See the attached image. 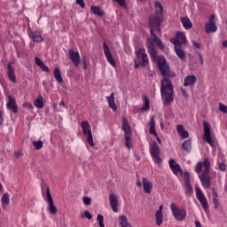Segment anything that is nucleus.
<instances>
[{
	"label": "nucleus",
	"instance_id": "obj_62",
	"mask_svg": "<svg viewBox=\"0 0 227 227\" xmlns=\"http://www.w3.org/2000/svg\"><path fill=\"white\" fill-rule=\"evenodd\" d=\"M226 24H227V20H226Z\"/></svg>",
	"mask_w": 227,
	"mask_h": 227
},
{
	"label": "nucleus",
	"instance_id": "obj_4",
	"mask_svg": "<svg viewBox=\"0 0 227 227\" xmlns=\"http://www.w3.org/2000/svg\"><path fill=\"white\" fill-rule=\"evenodd\" d=\"M160 95L165 106H170L174 102V87L171 81L168 78H164L161 81Z\"/></svg>",
	"mask_w": 227,
	"mask_h": 227
},
{
	"label": "nucleus",
	"instance_id": "obj_14",
	"mask_svg": "<svg viewBox=\"0 0 227 227\" xmlns=\"http://www.w3.org/2000/svg\"><path fill=\"white\" fill-rule=\"evenodd\" d=\"M195 191H196V197H197L198 200L200 202L203 209L205 211H207L208 208V203H207V200L205 195L203 194V192L200 189V187H196Z\"/></svg>",
	"mask_w": 227,
	"mask_h": 227
},
{
	"label": "nucleus",
	"instance_id": "obj_16",
	"mask_svg": "<svg viewBox=\"0 0 227 227\" xmlns=\"http://www.w3.org/2000/svg\"><path fill=\"white\" fill-rule=\"evenodd\" d=\"M68 54L71 61L75 65V67H79L81 64V55L79 52H75L74 50H69Z\"/></svg>",
	"mask_w": 227,
	"mask_h": 227
},
{
	"label": "nucleus",
	"instance_id": "obj_17",
	"mask_svg": "<svg viewBox=\"0 0 227 227\" xmlns=\"http://www.w3.org/2000/svg\"><path fill=\"white\" fill-rule=\"evenodd\" d=\"M174 45V50L176 54L177 55V57L181 59V60H185L186 56L184 51L182 50V45H180V43H178V41H176Z\"/></svg>",
	"mask_w": 227,
	"mask_h": 227
},
{
	"label": "nucleus",
	"instance_id": "obj_18",
	"mask_svg": "<svg viewBox=\"0 0 227 227\" xmlns=\"http://www.w3.org/2000/svg\"><path fill=\"white\" fill-rule=\"evenodd\" d=\"M7 108L14 114H18V105L12 96H8Z\"/></svg>",
	"mask_w": 227,
	"mask_h": 227
},
{
	"label": "nucleus",
	"instance_id": "obj_49",
	"mask_svg": "<svg viewBox=\"0 0 227 227\" xmlns=\"http://www.w3.org/2000/svg\"><path fill=\"white\" fill-rule=\"evenodd\" d=\"M192 45L193 47H195L196 49H200V43L195 42V41H192Z\"/></svg>",
	"mask_w": 227,
	"mask_h": 227
},
{
	"label": "nucleus",
	"instance_id": "obj_22",
	"mask_svg": "<svg viewBox=\"0 0 227 227\" xmlns=\"http://www.w3.org/2000/svg\"><path fill=\"white\" fill-rule=\"evenodd\" d=\"M176 41H178L179 45L182 46V44L185 43V42H186L185 35L184 33L178 32L176 35V39L170 40L171 43H173L174 46H175Z\"/></svg>",
	"mask_w": 227,
	"mask_h": 227
},
{
	"label": "nucleus",
	"instance_id": "obj_5",
	"mask_svg": "<svg viewBox=\"0 0 227 227\" xmlns=\"http://www.w3.org/2000/svg\"><path fill=\"white\" fill-rule=\"evenodd\" d=\"M204 168L205 170L203 171L202 175L199 176L201 184L205 189H209L211 187V178L208 176L210 170V161L208 159L204 160Z\"/></svg>",
	"mask_w": 227,
	"mask_h": 227
},
{
	"label": "nucleus",
	"instance_id": "obj_41",
	"mask_svg": "<svg viewBox=\"0 0 227 227\" xmlns=\"http://www.w3.org/2000/svg\"><path fill=\"white\" fill-rule=\"evenodd\" d=\"M204 167V161L203 162H198L195 168V171L198 174H200L202 172V168Z\"/></svg>",
	"mask_w": 227,
	"mask_h": 227
},
{
	"label": "nucleus",
	"instance_id": "obj_36",
	"mask_svg": "<svg viewBox=\"0 0 227 227\" xmlns=\"http://www.w3.org/2000/svg\"><path fill=\"white\" fill-rule=\"evenodd\" d=\"M150 109V101L146 96H144V106L141 108V111L146 112Z\"/></svg>",
	"mask_w": 227,
	"mask_h": 227
},
{
	"label": "nucleus",
	"instance_id": "obj_8",
	"mask_svg": "<svg viewBox=\"0 0 227 227\" xmlns=\"http://www.w3.org/2000/svg\"><path fill=\"white\" fill-rule=\"evenodd\" d=\"M81 127L82 129L83 135L87 136V142L91 147L95 146V142H93V134L91 133V126L87 121H82Z\"/></svg>",
	"mask_w": 227,
	"mask_h": 227
},
{
	"label": "nucleus",
	"instance_id": "obj_60",
	"mask_svg": "<svg viewBox=\"0 0 227 227\" xmlns=\"http://www.w3.org/2000/svg\"><path fill=\"white\" fill-rule=\"evenodd\" d=\"M3 189V184L0 183V190Z\"/></svg>",
	"mask_w": 227,
	"mask_h": 227
},
{
	"label": "nucleus",
	"instance_id": "obj_19",
	"mask_svg": "<svg viewBox=\"0 0 227 227\" xmlns=\"http://www.w3.org/2000/svg\"><path fill=\"white\" fill-rule=\"evenodd\" d=\"M28 35L29 37L32 38L34 43H40L44 42V38L43 37L42 33L39 31H35V32L29 31Z\"/></svg>",
	"mask_w": 227,
	"mask_h": 227
},
{
	"label": "nucleus",
	"instance_id": "obj_46",
	"mask_svg": "<svg viewBox=\"0 0 227 227\" xmlns=\"http://www.w3.org/2000/svg\"><path fill=\"white\" fill-rule=\"evenodd\" d=\"M84 205L90 206L91 205V198L84 197L82 199Z\"/></svg>",
	"mask_w": 227,
	"mask_h": 227
},
{
	"label": "nucleus",
	"instance_id": "obj_52",
	"mask_svg": "<svg viewBox=\"0 0 227 227\" xmlns=\"http://www.w3.org/2000/svg\"><path fill=\"white\" fill-rule=\"evenodd\" d=\"M198 56H199V58H200V61L201 66H203V65H204V61H203V57H202V55H201L200 53H199Z\"/></svg>",
	"mask_w": 227,
	"mask_h": 227
},
{
	"label": "nucleus",
	"instance_id": "obj_34",
	"mask_svg": "<svg viewBox=\"0 0 227 227\" xmlns=\"http://www.w3.org/2000/svg\"><path fill=\"white\" fill-rule=\"evenodd\" d=\"M149 124H150V129H149L150 134L154 135L155 137H157V132L155 130V121H154L153 117H152L150 119V123Z\"/></svg>",
	"mask_w": 227,
	"mask_h": 227
},
{
	"label": "nucleus",
	"instance_id": "obj_1",
	"mask_svg": "<svg viewBox=\"0 0 227 227\" xmlns=\"http://www.w3.org/2000/svg\"><path fill=\"white\" fill-rule=\"evenodd\" d=\"M155 14L149 18V27H151L150 33L153 37V42L157 45L160 50H164L161 40L154 34V31L160 32V25L163 18V7L159 2L154 3Z\"/></svg>",
	"mask_w": 227,
	"mask_h": 227
},
{
	"label": "nucleus",
	"instance_id": "obj_39",
	"mask_svg": "<svg viewBox=\"0 0 227 227\" xmlns=\"http://www.w3.org/2000/svg\"><path fill=\"white\" fill-rule=\"evenodd\" d=\"M183 148L184 151L190 152L192 149V141L191 140L184 141V143L183 144Z\"/></svg>",
	"mask_w": 227,
	"mask_h": 227
},
{
	"label": "nucleus",
	"instance_id": "obj_59",
	"mask_svg": "<svg viewBox=\"0 0 227 227\" xmlns=\"http://www.w3.org/2000/svg\"><path fill=\"white\" fill-rule=\"evenodd\" d=\"M224 190L227 192V183H226V184L224 185Z\"/></svg>",
	"mask_w": 227,
	"mask_h": 227
},
{
	"label": "nucleus",
	"instance_id": "obj_54",
	"mask_svg": "<svg viewBox=\"0 0 227 227\" xmlns=\"http://www.w3.org/2000/svg\"><path fill=\"white\" fill-rule=\"evenodd\" d=\"M196 227H201V224L199 221H195Z\"/></svg>",
	"mask_w": 227,
	"mask_h": 227
},
{
	"label": "nucleus",
	"instance_id": "obj_29",
	"mask_svg": "<svg viewBox=\"0 0 227 227\" xmlns=\"http://www.w3.org/2000/svg\"><path fill=\"white\" fill-rule=\"evenodd\" d=\"M34 105L38 109H43L44 107V100L42 95L38 96V98L35 100Z\"/></svg>",
	"mask_w": 227,
	"mask_h": 227
},
{
	"label": "nucleus",
	"instance_id": "obj_31",
	"mask_svg": "<svg viewBox=\"0 0 227 227\" xmlns=\"http://www.w3.org/2000/svg\"><path fill=\"white\" fill-rule=\"evenodd\" d=\"M53 75H54L55 80L59 83H63V77L61 76V71H59V68H54Z\"/></svg>",
	"mask_w": 227,
	"mask_h": 227
},
{
	"label": "nucleus",
	"instance_id": "obj_20",
	"mask_svg": "<svg viewBox=\"0 0 227 227\" xmlns=\"http://www.w3.org/2000/svg\"><path fill=\"white\" fill-rule=\"evenodd\" d=\"M7 75H8L9 80L12 82H13V83L17 82L15 70H14L13 67L12 66V64H8V66H7Z\"/></svg>",
	"mask_w": 227,
	"mask_h": 227
},
{
	"label": "nucleus",
	"instance_id": "obj_40",
	"mask_svg": "<svg viewBox=\"0 0 227 227\" xmlns=\"http://www.w3.org/2000/svg\"><path fill=\"white\" fill-rule=\"evenodd\" d=\"M97 221L98 222L99 227H106V225H104V215L98 214L97 216Z\"/></svg>",
	"mask_w": 227,
	"mask_h": 227
},
{
	"label": "nucleus",
	"instance_id": "obj_11",
	"mask_svg": "<svg viewBox=\"0 0 227 227\" xmlns=\"http://www.w3.org/2000/svg\"><path fill=\"white\" fill-rule=\"evenodd\" d=\"M46 196H47V202L49 203L48 211L51 215L58 214V207L54 206V200H52V195L51 194V189L49 186L46 187Z\"/></svg>",
	"mask_w": 227,
	"mask_h": 227
},
{
	"label": "nucleus",
	"instance_id": "obj_2",
	"mask_svg": "<svg viewBox=\"0 0 227 227\" xmlns=\"http://www.w3.org/2000/svg\"><path fill=\"white\" fill-rule=\"evenodd\" d=\"M153 40H147V50L148 53L153 62L158 64L159 70L163 77L168 76L169 67L163 56H157L155 46L153 45Z\"/></svg>",
	"mask_w": 227,
	"mask_h": 227
},
{
	"label": "nucleus",
	"instance_id": "obj_33",
	"mask_svg": "<svg viewBox=\"0 0 227 227\" xmlns=\"http://www.w3.org/2000/svg\"><path fill=\"white\" fill-rule=\"evenodd\" d=\"M119 223L121 227H131L130 223H129L128 219L125 215H121L119 217Z\"/></svg>",
	"mask_w": 227,
	"mask_h": 227
},
{
	"label": "nucleus",
	"instance_id": "obj_13",
	"mask_svg": "<svg viewBox=\"0 0 227 227\" xmlns=\"http://www.w3.org/2000/svg\"><path fill=\"white\" fill-rule=\"evenodd\" d=\"M205 31L207 34L215 33L217 31V27L215 25V16L211 15L208 23L205 24Z\"/></svg>",
	"mask_w": 227,
	"mask_h": 227
},
{
	"label": "nucleus",
	"instance_id": "obj_32",
	"mask_svg": "<svg viewBox=\"0 0 227 227\" xmlns=\"http://www.w3.org/2000/svg\"><path fill=\"white\" fill-rule=\"evenodd\" d=\"M181 22L186 30H189L192 27V23L188 18H182Z\"/></svg>",
	"mask_w": 227,
	"mask_h": 227
},
{
	"label": "nucleus",
	"instance_id": "obj_43",
	"mask_svg": "<svg viewBox=\"0 0 227 227\" xmlns=\"http://www.w3.org/2000/svg\"><path fill=\"white\" fill-rule=\"evenodd\" d=\"M22 106L24 108L28 109V110H32L34 108L33 105L31 103H29V102L23 103Z\"/></svg>",
	"mask_w": 227,
	"mask_h": 227
},
{
	"label": "nucleus",
	"instance_id": "obj_37",
	"mask_svg": "<svg viewBox=\"0 0 227 227\" xmlns=\"http://www.w3.org/2000/svg\"><path fill=\"white\" fill-rule=\"evenodd\" d=\"M213 204L215 209L219 207L218 194L215 190L213 191Z\"/></svg>",
	"mask_w": 227,
	"mask_h": 227
},
{
	"label": "nucleus",
	"instance_id": "obj_26",
	"mask_svg": "<svg viewBox=\"0 0 227 227\" xmlns=\"http://www.w3.org/2000/svg\"><path fill=\"white\" fill-rule=\"evenodd\" d=\"M197 81V78L194 75H188L184 82V86L188 87V86H193Z\"/></svg>",
	"mask_w": 227,
	"mask_h": 227
},
{
	"label": "nucleus",
	"instance_id": "obj_38",
	"mask_svg": "<svg viewBox=\"0 0 227 227\" xmlns=\"http://www.w3.org/2000/svg\"><path fill=\"white\" fill-rule=\"evenodd\" d=\"M32 145L35 148V150H41L43 148V141H34V142H32Z\"/></svg>",
	"mask_w": 227,
	"mask_h": 227
},
{
	"label": "nucleus",
	"instance_id": "obj_35",
	"mask_svg": "<svg viewBox=\"0 0 227 227\" xmlns=\"http://www.w3.org/2000/svg\"><path fill=\"white\" fill-rule=\"evenodd\" d=\"M90 11L92 12V13H94L95 15H98V17L104 16V12H102L100 7L98 6H91Z\"/></svg>",
	"mask_w": 227,
	"mask_h": 227
},
{
	"label": "nucleus",
	"instance_id": "obj_55",
	"mask_svg": "<svg viewBox=\"0 0 227 227\" xmlns=\"http://www.w3.org/2000/svg\"><path fill=\"white\" fill-rule=\"evenodd\" d=\"M223 46L224 48H227V40L224 41V42H223Z\"/></svg>",
	"mask_w": 227,
	"mask_h": 227
},
{
	"label": "nucleus",
	"instance_id": "obj_45",
	"mask_svg": "<svg viewBox=\"0 0 227 227\" xmlns=\"http://www.w3.org/2000/svg\"><path fill=\"white\" fill-rule=\"evenodd\" d=\"M219 110L223 114H227V106L221 103L219 104Z\"/></svg>",
	"mask_w": 227,
	"mask_h": 227
},
{
	"label": "nucleus",
	"instance_id": "obj_25",
	"mask_svg": "<svg viewBox=\"0 0 227 227\" xmlns=\"http://www.w3.org/2000/svg\"><path fill=\"white\" fill-rule=\"evenodd\" d=\"M35 64L45 73H50V68L46 65H44L43 61L40 59L38 57L35 58Z\"/></svg>",
	"mask_w": 227,
	"mask_h": 227
},
{
	"label": "nucleus",
	"instance_id": "obj_58",
	"mask_svg": "<svg viewBox=\"0 0 227 227\" xmlns=\"http://www.w3.org/2000/svg\"><path fill=\"white\" fill-rule=\"evenodd\" d=\"M157 137V141H158V143H159V144H161V141H160V139L158 137V135H157V137Z\"/></svg>",
	"mask_w": 227,
	"mask_h": 227
},
{
	"label": "nucleus",
	"instance_id": "obj_3",
	"mask_svg": "<svg viewBox=\"0 0 227 227\" xmlns=\"http://www.w3.org/2000/svg\"><path fill=\"white\" fill-rule=\"evenodd\" d=\"M169 168L172 170V172L177 176L178 173L184 177V192L187 196L191 195L193 192V188L191 185L190 182V174L187 171H183L180 165L176 162L175 160L171 159L168 161Z\"/></svg>",
	"mask_w": 227,
	"mask_h": 227
},
{
	"label": "nucleus",
	"instance_id": "obj_42",
	"mask_svg": "<svg viewBox=\"0 0 227 227\" xmlns=\"http://www.w3.org/2000/svg\"><path fill=\"white\" fill-rule=\"evenodd\" d=\"M218 166H219V169H220L221 171L224 172V171L226 170V165H225V163H224L223 161L221 162V161L218 160Z\"/></svg>",
	"mask_w": 227,
	"mask_h": 227
},
{
	"label": "nucleus",
	"instance_id": "obj_30",
	"mask_svg": "<svg viewBox=\"0 0 227 227\" xmlns=\"http://www.w3.org/2000/svg\"><path fill=\"white\" fill-rule=\"evenodd\" d=\"M176 129L183 139L187 138L189 137V133L184 129L183 125H177Z\"/></svg>",
	"mask_w": 227,
	"mask_h": 227
},
{
	"label": "nucleus",
	"instance_id": "obj_6",
	"mask_svg": "<svg viewBox=\"0 0 227 227\" xmlns=\"http://www.w3.org/2000/svg\"><path fill=\"white\" fill-rule=\"evenodd\" d=\"M170 209L172 212L173 216L176 221H184L187 215V212L184 208L179 207L175 203H171Z\"/></svg>",
	"mask_w": 227,
	"mask_h": 227
},
{
	"label": "nucleus",
	"instance_id": "obj_24",
	"mask_svg": "<svg viewBox=\"0 0 227 227\" xmlns=\"http://www.w3.org/2000/svg\"><path fill=\"white\" fill-rule=\"evenodd\" d=\"M142 183H143L144 192L148 194L151 193L153 187V184L146 178H143Z\"/></svg>",
	"mask_w": 227,
	"mask_h": 227
},
{
	"label": "nucleus",
	"instance_id": "obj_51",
	"mask_svg": "<svg viewBox=\"0 0 227 227\" xmlns=\"http://www.w3.org/2000/svg\"><path fill=\"white\" fill-rule=\"evenodd\" d=\"M4 122L3 113L0 111V125H3Z\"/></svg>",
	"mask_w": 227,
	"mask_h": 227
},
{
	"label": "nucleus",
	"instance_id": "obj_28",
	"mask_svg": "<svg viewBox=\"0 0 227 227\" xmlns=\"http://www.w3.org/2000/svg\"><path fill=\"white\" fill-rule=\"evenodd\" d=\"M10 201H11V196H10V194L4 193V194L2 196V199H1V202H2V207H3V208H6L7 206L10 205Z\"/></svg>",
	"mask_w": 227,
	"mask_h": 227
},
{
	"label": "nucleus",
	"instance_id": "obj_23",
	"mask_svg": "<svg viewBox=\"0 0 227 227\" xmlns=\"http://www.w3.org/2000/svg\"><path fill=\"white\" fill-rule=\"evenodd\" d=\"M110 206L114 212H118V198L114 194H110Z\"/></svg>",
	"mask_w": 227,
	"mask_h": 227
},
{
	"label": "nucleus",
	"instance_id": "obj_44",
	"mask_svg": "<svg viewBox=\"0 0 227 227\" xmlns=\"http://www.w3.org/2000/svg\"><path fill=\"white\" fill-rule=\"evenodd\" d=\"M115 3H117L121 7L126 8V3L125 0H114Z\"/></svg>",
	"mask_w": 227,
	"mask_h": 227
},
{
	"label": "nucleus",
	"instance_id": "obj_57",
	"mask_svg": "<svg viewBox=\"0 0 227 227\" xmlns=\"http://www.w3.org/2000/svg\"><path fill=\"white\" fill-rule=\"evenodd\" d=\"M59 106H65V102L61 101V102L59 103Z\"/></svg>",
	"mask_w": 227,
	"mask_h": 227
},
{
	"label": "nucleus",
	"instance_id": "obj_21",
	"mask_svg": "<svg viewBox=\"0 0 227 227\" xmlns=\"http://www.w3.org/2000/svg\"><path fill=\"white\" fill-rule=\"evenodd\" d=\"M163 206L160 205L159 209L155 213V223L158 226H160L163 223Z\"/></svg>",
	"mask_w": 227,
	"mask_h": 227
},
{
	"label": "nucleus",
	"instance_id": "obj_10",
	"mask_svg": "<svg viewBox=\"0 0 227 227\" xmlns=\"http://www.w3.org/2000/svg\"><path fill=\"white\" fill-rule=\"evenodd\" d=\"M137 61L140 63L142 67H145L149 64L148 56L145 53V49L140 48L137 51Z\"/></svg>",
	"mask_w": 227,
	"mask_h": 227
},
{
	"label": "nucleus",
	"instance_id": "obj_61",
	"mask_svg": "<svg viewBox=\"0 0 227 227\" xmlns=\"http://www.w3.org/2000/svg\"><path fill=\"white\" fill-rule=\"evenodd\" d=\"M15 156L20 157L19 153H15Z\"/></svg>",
	"mask_w": 227,
	"mask_h": 227
},
{
	"label": "nucleus",
	"instance_id": "obj_9",
	"mask_svg": "<svg viewBox=\"0 0 227 227\" xmlns=\"http://www.w3.org/2000/svg\"><path fill=\"white\" fill-rule=\"evenodd\" d=\"M150 154L156 164H160L162 160L160 157V149L155 141L150 143Z\"/></svg>",
	"mask_w": 227,
	"mask_h": 227
},
{
	"label": "nucleus",
	"instance_id": "obj_27",
	"mask_svg": "<svg viewBox=\"0 0 227 227\" xmlns=\"http://www.w3.org/2000/svg\"><path fill=\"white\" fill-rule=\"evenodd\" d=\"M106 100L108 102V106L111 109L114 111H116L118 107L116 106V104L114 103V93H111L109 97H106Z\"/></svg>",
	"mask_w": 227,
	"mask_h": 227
},
{
	"label": "nucleus",
	"instance_id": "obj_50",
	"mask_svg": "<svg viewBox=\"0 0 227 227\" xmlns=\"http://www.w3.org/2000/svg\"><path fill=\"white\" fill-rule=\"evenodd\" d=\"M181 91H182V94H183V96L184 97V98H188L189 97V95H188V93H187V91H186V90H184V89H181Z\"/></svg>",
	"mask_w": 227,
	"mask_h": 227
},
{
	"label": "nucleus",
	"instance_id": "obj_56",
	"mask_svg": "<svg viewBox=\"0 0 227 227\" xmlns=\"http://www.w3.org/2000/svg\"><path fill=\"white\" fill-rule=\"evenodd\" d=\"M137 185L138 187H140V186L142 185V184H141V182H140L139 180L137 182Z\"/></svg>",
	"mask_w": 227,
	"mask_h": 227
},
{
	"label": "nucleus",
	"instance_id": "obj_53",
	"mask_svg": "<svg viewBox=\"0 0 227 227\" xmlns=\"http://www.w3.org/2000/svg\"><path fill=\"white\" fill-rule=\"evenodd\" d=\"M141 67L140 63L137 62V60H135V68H138Z\"/></svg>",
	"mask_w": 227,
	"mask_h": 227
},
{
	"label": "nucleus",
	"instance_id": "obj_12",
	"mask_svg": "<svg viewBox=\"0 0 227 227\" xmlns=\"http://www.w3.org/2000/svg\"><path fill=\"white\" fill-rule=\"evenodd\" d=\"M203 139L206 141L207 144H209L211 146H214V142L212 140V135H211V129L209 124L204 121H203Z\"/></svg>",
	"mask_w": 227,
	"mask_h": 227
},
{
	"label": "nucleus",
	"instance_id": "obj_15",
	"mask_svg": "<svg viewBox=\"0 0 227 227\" xmlns=\"http://www.w3.org/2000/svg\"><path fill=\"white\" fill-rule=\"evenodd\" d=\"M103 51L105 53V56L107 59V61L113 66H116V62L114 61V58L113 57V54H111V51L109 50V46H107V43H103Z\"/></svg>",
	"mask_w": 227,
	"mask_h": 227
},
{
	"label": "nucleus",
	"instance_id": "obj_7",
	"mask_svg": "<svg viewBox=\"0 0 227 227\" xmlns=\"http://www.w3.org/2000/svg\"><path fill=\"white\" fill-rule=\"evenodd\" d=\"M121 122H122V127L121 129L124 131V138H125V145L126 146L130 149L131 148V144H130V138H131V129L130 126L129 124L128 120L123 117L121 119Z\"/></svg>",
	"mask_w": 227,
	"mask_h": 227
},
{
	"label": "nucleus",
	"instance_id": "obj_47",
	"mask_svg": "<svg viewBox=\"0 0 227 227\" xmlns=\"http://www.w3.org/2000/svg\"><path fill=\"white\" fill-rule=\"evenodd\" d=\"M76 4L82 7V9H84V7H86V4H84V0H76Z\"/></svg>",
	"mask_w": 227,
	"mask_h": 227
},
{
	"label": "nucleus",
	"instance_id": "obj_48",
	"mask_svg": "<svg viewBox=\"0 0 227 227\" xmlns=\"http://www.w3.org/2000/svg\"><path fill=\"white\" fill-rule=\"evenodd\" d=\"M83 215H84V217L88 218L89 220L93 219V215H91V214H90L89 211H84Z\"/></svg>",
	"mask_w": 227,
	"mask_h": 227
}]
</instances>
